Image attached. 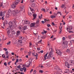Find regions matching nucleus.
<instances>
[{
  "mask_svg": "<svg viewBox=\"0 0 74 74\" xmlns=\"http://www.w3.org/2000/svg\"><path fill=\"white\" fill-rule=\"evenodd\" d=\"M52 55V50L51 51H50L49 53V54L47 57V59H49L51 58V56Z\"/></svg>",
  "mask_w": 74,
  "mask_h": 74,
  "instance_id": "1",
  "label": "nucleus"
},
{
  "mask_svg": "<svg viewBox=\"0 0 74 74\" xmlns=\"http://www.w3.org/2000/svg\"><path fill=\"white\" fill-rule=\"evenodd\" d=\"M16 5H15V3L14 2V3L11 5L12 8H16Z\"/></svg>",
  "mask_w": 74,
  "mask_h": 74,
  "instance_id": "2",
  "label": "nucleus"
},
{
  "mask_svg": "<svg viewBox=\"0 0 74 74\" xmlns=\"http://www.w3.org/2000/svg\"><path fill=\"white\" fill-rule=\"evenodd\" d=\"M27 29V26H24V27L23 28V33H25V30H26V29Z\"/></svg>",
  "mask_w": 74,
  "mask_h": 74,
  "instance_id": "3",
  "label": "nucleus"
},
{
  "mask_svg": "<svg viewBox=\"0 0 74 74\" xmlns=\"http://www.w3.org/2000/svg\"><path fill=\"white\" fill-rule=\"evenodd\" d=\"M65 66H66V67H67L68 69H69V68H70V64H69L68 62H65Z\"/></svg>",
  "mask_w": 74,
  "mask_h": 74,
  "instance_id": "4",
  "label": "nucleus"
},
{
  "mask_svg": "<svg viewBox=\"0 0 74 74\" xmlns=\"http://www.w3.org/2000/svg\"><path fill=\"white\" fill-rule=\"evenodd\" d=\"M67 31H69V30H73V27L71 26H70L69 27H67Z\"/></svg>",
  "mask_w": 74,
  "mask_h": 74,
  "instance_id": "5",
  "label": "nucleus"
},
{
  "mask_svg": "<svg viewBox=\"0 0 74 74\" xmlns=\"http://www.w3.org/2000/svg\"><path fill=\"white\" fill-rule=\"evenodd\" d=\"M24 22L25 24H27V25H29V24H30V22L29 21L26 20L24 21Z\"/></svg>",
  "mask_w": 74,
  "mask_h": 74,
  "instance_id": "6",
  "label": "nucleus"
},
{
  "mask_svg": "<svg viewBox=\"0 0 74 74\" xmlns=\"http://www.w3.org/2000/svg\"><path fill=\"white\" fill-rule=\"evenodd\" d=\"M36 24L38 26H39V25H40V23H39V19L38 18L37 19Z\"/></svg>",
  "mask_w": 74,
  "mask_h": 74,
  "instance_id": "7",
  "label": "nucleus"
},
{
  "mask_svg": "<svg viewBox=\"0 0 74 74\" xmlns=\"http://www.w3.org/2000/svg\"><path fill=\"white\" fill-rule=\"evenodd\" d=\"M21 0H16V2H14L15 5H18V3L20 2Z\"/></svg>",
  "mask_w": 74,
  "mask_h": 74,
  "instance_id": "8",
  "label": "nucleus"
},
{
  "mask_svg": "<svg viewBox=\"0 0 74 74\" xmlns=\"http://www.w3.org/2000/svg\"><path fill=\"white\" fill-rule=\"evenodd\" d=\"M56 53H57V54H58V55H59L62 54V53H61V52H60V50H56Z\"/></svg>",
  "mask_w": 74,
  "mask_h": 74,
  "instance_id": "9",
  "label": "nucleus"
},
{
  "mask_svg": "<svg viewBox=\"0 0 74 74\" xmlns=\"http://www.w3.org/2000/svg\"><path fill=\"white\" fill-rule=\"evenodd\" d=\"M35 23H33L31 24H30V26L31 27H34L35 26Z\"/></svg>",
  "mask_w": 74,
  "mask_h": 74,
  "instance_id": "10",
  "label": "nucleus"
},
{
  "mask_svg": "<svg viewBox=\"0 0 74 74\" xmlns=\"http://www.w3.org/2000/svg\"><path fill=\"white\" fill-rule=\"evenodd\" d=\"M11 32L12 34H16V32H15V30L13 29L11 30Z\"/></svg>",
  "mask_w": 74,
  "mask_h": 74,
  "instance_id": "11",
  "label": "nucleus"
},
{
  "mask_svg": "<svg viewBox=\"0 0 74 74\" xmlns=\"http://www.w3.org/2000/svg\"><path fill=\"white\" fill-rule=\"evenodd\" d=\"M11 14H13L14 15H16L15 10L12 11L11 12Z\"/></svg>",
  "mask_w": 74,
  "mask_h": 74,
  "instance_id": "12",
  "label": "nucleus"
},
{
  "mask_svg": "<svg viewBox=\"0 0 74 74\" xmlns=\"http://www.w3.org/2000/svg\"><path fill=\"white\" fill-rule=\"evenodd\" d=\"M49 53L47 52L46 53L45 56H44V60H47V58L46 57H47V55Z\"/></svg>",
  "mask_w": 74,
  "mask_h": 74,
  "instance_id": "13",
  "label": "nucleus"
},
{
  "mask_svg": "<svg viewBox=\"0 0 74 74\" xmlns=\"http://www.w3.org/2000/svg\"><path fill=\"white\" fill-rule=\"evenodd\" d=\"M9 25L10 27H11L12 26V22L11 21H10L9 23Z\"/></svg>",
  "mask_w": 74,
  "mask_h": 74,
  "instance_id": "14",
  "label": "nucleus"
},
{
  "mask_svg": "<svg viewBox=\"0 0 74 74\" xmlns=\"http://www.w3.org/2000/svg\"><path fill=\"white\" fill-rule=\"evenodd\" d=\"M63 44L65 45H68V42L67 41H65L63 42Z\"/></svg>",
  "mask_w": 74,
  "mask_h": 74,
  "instance_id": "15",
  "label": "nucleus"
},
{
  "mask_svg": "<svg viewBox=\"0 0 74 74\" xmlns=\"http://www.w3.org/2000/svg\"><path fill=\"white\" fill-rule=\"evenodd\" d=\"M7 23H8V22H7V21L5 20L3 23V26H5V25H7Z\"/></svg>",
  "mask_w": 74,
  "mask_h": 74,
  "instance_id": "16",
  "label": "nucleus"
},
{
  "mask_svg": "<svg viewBox=\"0 0 74 74\" xmlns=\"http://www.w3.org/2000/svg\"><path fill=\"white\" fill-rule=\"evenodd\" d=\"M20 33H21V32L19 31H18L16 32V35L17 36H19L20 35Z\"/></svg>",
  "mask_w": 74,
  "mask_h": 74,
  "instance_id": "17",
  "label": "nucleus"
},
{
  "mask_svg": "<svg viewBox=\"0 0 74 74\" xmlns=\"http://www.w3.org/2000/svg\"><path fill=\"white\" fill-rule=\"evenodd\" d=\"M15 11H16V15L17 14H18V13H19L20 11V10H15Z\"/></svg>",
  "mask_w": 74,
  "mask_h": 74,
  "instance_id": "18",
  "label": "nucleus"
},
{
  "mask_svg": "<svg viewBox=\"0 0 74 74\" xmlns=\"http://www.w3.org/2000/svg\"><path fill=\"white\" fill-rule=\"evenodd\" d=\"M36 15H37V14H34L33 15V16L34 18H36L37 17V16Z\"/></svg>",
  "mask_w": 74,
  "mask_h": 74,
  "instance_id": "19",
  "label": "nucleus"
},
{
  "mask_svg": "<svg viewBox=\"0 0 74 74\" xmlns=\"http://www.w3.org/2000/svg\"><path fill=\"white\" fill-rule=\"evenodd\" d=\"M7 30H8L7 32V33L8 35L10 34V31L8 29V28L7 29Z\"/></svg>",
  "mask_w": 74,
  "mask_h": 74,
  "instance_id": "20",
  "label": "nucleus"
},
{
  "mask_svg": "<svg viewBox=\"0 0 74 74\" xmlns=\"http://www.w3.org/2000/svg\"><path fill=\"white\" fill-rule=\"evenodd\" d=\"M18 28L19 29H20V30H23V27H22V26H19L18 27Z\"/></svg>",
  "mask_w": 74,
  "mask_h": 74,
  "instance_id": "21",
  "label": "nucleus"
},
{
  "mask_svg": "<svg viewBox=\"0 0 74 74\" xmlns=\"http://www.w3.org/2000/svg\"><path fill=\"white\" fill-rule=\"evenodd\" d=\"M3 15V12L2 11L0 12V16H2Z\"/></svg>",
  "mask_w": 74,
  "mask_h": 74,
  "instance_id": "22",
  "label": "nucleus"
},
{
  "mask_svg": "<svg viewBox=\"0 0 74 74\" xmlns=\"http://www.w3.org/2000/svg\"><path fill=\"white\" fill-rule=\"evenodd\" d=\"M31 6L35 7H36V4L35 3H32L31 5Z\"/></svg>",
  "mask_w": 74,
  "mask_h": 74,
  "instance_id": "23",
  "label": "nucleus"
},
{
  "mask_svg": "<svg viewBox=\"0 0 74 74\" xmlns=\"http://www.w3.org/2000/svg\"><path fill=\"white\" fill-rule=\"evenodd\" d=\"M23 70L24 72H25V71H26V68L25 67H24L23 69Z\"/></svg>",
  "mask_w": 74,
  "mask_h": 74,
  "instance_id": "24",
  "label": "nucleus"
},
{
  "mask_svg": "<svg viewBox=\"0 0 74 74\" xmlns=\"http://www.w3.org/2000/svg\"><path fill=\"white\" fill-rule=\"evenodd\" d=\"M42 18V14H41V16H39L38 18L40 19H41V18Z\"/></svg>",
  "mask_w": 74,
  "mask_h": 74,
  "instance_id": "25",
  "label": "nucleus"
},
{
  "mask_svg": "<svg viewBox=\"0 0 74 74\" xmlns=\"http://www.w3.org/2000/svg\"><path fill=\"white\" fill-rule=\"evenodd\" d=\"M11 12H11V10H9L8 11V14H11Z\"/></svg>",
  "mask_w": 74,
  "mask_h": 74,
  "instance_id": "26",
  "label": "nucleus"
},
{
  "mask_svg": "<svg viewBox=\"0 0 74 74\" xmlns=\"http://www.w3.org/2000/svg\"><path fill=\"white\" fill-rule=\"evenodd\" d=\"M34 56L36 57V60H37V57H38V54H36V55H34Z\"/></svg>",
  "mask_w": 74,
  "mask_h": 74,
  "instance_id": "27",
  "label": "nucleus"
},
{
  "mask_svg": "<svg viewBox=\"0 0 74 74\" xmlns=\"http://www.w3.org/2000/svg\"><path fill=\"white\" fill-rule=\"evenodd\" d=\"M66 52L67 53H70V50L69 49H67L66 51Z\"/></svg>",
  "mask_w": 74,
  "mask_h": 74,
  "instance_id": "28",
  "label": "nucleus"
},
{
  "mask_svg": "<svg viewBox=\"0 0 74 74\" xmlns=\"http://www.w3.org/2000/svg\"><path fill=\"white\" fill-rule=\"evenodd\" d=\"M62 27H61V28H60V32H59L60 34H61V32H62Z\"/></svg>",
  "mask_w": 74,
  "mask_h": 74,
  "instance_id": "29",
  "label": "nucleus"
},
{
  "mask_svg": "<svg viewBox=\"0 0 74 74\" xmlns=\"http://www.w3.org/2000/svg\"><path fill=\"white\" fill-rule=\"evenodd\" d=\"M6 18H9V17L10 16H9V14H6Z\"/></svg>",
  "mask_w": 74,
  "mask_h": 74,
  "instance_id": "30",
  "label": "nucleus"
},
{
  "mask_svg": "<svg viewBox=\"0 0 74 74\" xmlns=\"http://www.w3.org/2000/svg\"><path fill=\"white\" fill-rule=\"evenodd\" d=\"M18 42H19L20 44L22 43V41L21 40H19L18 41Z\"/></svg>",
  "mask_w": 74,
  "mask_h": 74,
  "instance_id": "31",
  "label": "nucleus"
},
{
  "mask_svg": "<svg viewBox=\"0 0 74 74\" xmlns=\"http://www.w3.org/2000/svg\"><path fill=\"white\" fill-rule=\"evenodd\" d=\"M68 32H69V33H74V32L73 31H70V30H69V31H68Z\"/></svg>",
  "mask_w": 74,
  "mask_h": 74,
  "instance_id": "32",
  "label": "nucleus"
},
{
  "mask_svg": "<svg viewBox=\"0 0 74 74\" xmlns=\"http://www.w3.org/2000/svg\"><path fill=\"white\" fill-rule=\"evenodd\" d=\"M41 10V11H43L45 12V9L44 8H42Z\"/></svg>",
  "mask_w": 74,
  "mask_h": 74,
  "instance_id": "33",
  "label": "nucleus"
},
{
  "mask_svg": "<svg viewBox=\"0 0 74 74\" xmlns=\"http://www.w3.org/2000/svg\"><path fill=\"white\" fill-rule=\"evenodd\" d=\"M24 9H25V7H24V6H22L21 8V10L22 11L24 10Z\"/></svg>",
  "mask_w": 74,
  "mask_h": 74,
  "instance_id": "34",
  "label": "nucleus"
},
{
  "mask_svg": "<svg viewBox=\"0 0 74 74\" xmlns=\"http://www.w3.org/2000/svg\"><path fill=\"white\" fill-rule=\"evenodd\" d=\"M29 64H30L31 63H32V59H30L29 60Z\"/></svg>",
  "mask_w": 74,
  "mask_h": 74,
  "instance_id": "35",
  "label": "nucleus"
},
{
  "mask_svg": "<svg viewBox=\"0 0 74 74\" xmlns=\"http://www.w3.org/2000/svg\"><path fill=\"white\" fill-rule=\"evenodd\" d=\"M31 11H32L33 14H34V13L35 10L33 9H32Z\"/></svg>",
  "mask_w": 74,
  "mask_h": 74,
  "instance_id": "36",
  "label": "nucleus"
},
{
  "mask_svg": "<svg viewBox=\"0 0 74 74\" xmlns=\"http://www.w3.org/2000/svg\"><path fill=\"white\" fill-rule=\"evenodd\" d=\"M8 55V51H6V55L5 56H7V55Z\"/></svg>",
  "mask_w": 74,
  "mask_h": 74,
  "instance_id": "37",
  "label": "nucleus"
},
{
  "mask_svg": "<svg viewBox=\"0 0 74 74\" xmlns=\"http://www.w3.org/2000/svg\"><path fill=\"white\" fill-rule=\"evenodd\" d=\"M61 8H64V4L62 5L61 6Z\"/></svg>",
  "mask_w": 74,
  "mask_h": 74,
  "instance_id": "38",
  "label": "nucleus"
},
{
  "mask_svg": "<svg viewBox=\"0 0 74 74\" xmlns=\"http://www.w3.org/2000/svg\"><path fill=\"white\" fill-rule=\"evenodd\" d=\"M28 14L29 15V16H31V15H32V13H31L29 12L28 13Z\"/></svg>",
  "mask_w": 74,
  "mask_h": 74,
  "instance_id": "39",
  "label": "nucleus"
},
{
  "mask_svg": "<svg viewBox=\"0 0 74 74\" xmlns=\"http://www.w3.org/2000/svg\"><path fill=\"white\" fill-rule=\"evenodd\" d=\"M11 43V41L7 43V45H10V44Z\"/></svg>",
  "mask_w": 74,
  "mask_h": 74,
  "instance_id": "40",
  "label": "nucleus"
},
{
  "mask_svg": "<svg viewBox=\"0 0 74 74\" xmlns=\"http://www.w3.org/2000/svg\"><path fill=\"white\" fill-rule=\"evenodd\" d=\"M31 54V52H28V56H30Z\"/></svg>",
  "mask_w": 74,
  "mask_h": 74,
  "instance_id": "41",
  "label": "nucleus"
},
{
  "mask_svg": "<svg viewBox=\"0 0 74 74\" xmlns=\"http://www.w3.org/2000/svg\"><path fill=\"white\" fill-rule=\"evenodd\" d=\"M49 21L47 19H44L45 22H45H46V21Z\"/></svg>",
  "mask_w": 74,
  "mask_h": 74,
  "instance_id": "42",
  "label": "nucleus"
},
{
  "mask_svg": "<svg viewBox=\"0 0 74 74\" xmlns=\"http://www.w3.org/2000/svg\"><path fill=\"white\" fill-rule=\"evenodd\" d=\"M41 38H42V39H45V37L43 36L42 37H41Z\"/></svg>",
  "mask_w": 74,
  "mask_h": 74,
  "instance_id": "43",
  "label": "nucleus"
},
{
  "mask_svg": "<svg viewBox=\"0 0 74 74\" xmlns=\"http://www.w3.org/2000/svg\"><path fill=\"white\" fill-rule=\"evenodd\" d=\"M2 57L3 58H5V56L4 54H3L2 55Z\"/></svg>",
  "mask_w": 74,
  "mask_h": 74,
  "instance_id": "44",
  "label": "nucleus"
},
{
  "mask_svg": "<svg viewBox=\"0 0 74 74\" xmlns=\"http://www.w3.org/2000/svg\"><path fill=\"white\" fill-rule=\"evenodd\" d=\"M71 63H73V64L74 63V60H71Z\"/></svg>",
  "mask_w": 74,
  "mask_h": 74,
  "instance_id": "45",
  "label": "nucleus"
},
{
  "mask_svg": "<svg viewBox=\"0 0 74 74\" xmlns=\"http://www.w3.org/2000/svg\"><path fill=\"white\" fill-rule=\"evenodd\" d=\"M57 14H60L61 16H62V13H61V12H57Z\"/></svg>",
  "mask_w": 74,
  "mask_h": 74,
  "instance_id": "46",
  "label": "nucleus"
},
{
  "mask_svg": "<svg viewBox=\"0 0 74 74\" xmlns=\"http://www.w3.org/2000/svg\"><path fill=\"white\" fill-rule=\"evenodd\" d=\"M36 73V70H34V71L33 74H35Z\"/></svg>",
  "mask_w": 74,
  "mask_h": 74,
  "instance_id": "47",
  "label": "nucleus"
},
{
  "mask_svg": "<svg viewBox=\"0 0 74 74\" xmlns=\"http://www.w3.org/2000/svg\"><path fill=\"white\" fill-rule=\"evenodd\" d=\"M20 71H23V69L22 68H20Z\"/></svg>",
  "mask_w": 74,
  "mask_h": 74,
  "instance_id": "48",
  "label": "nucleus"
},
{
  "mask_svg": "<svg viewBox=\"0 0 74 74\" xmlns=\"http://www.w3.org/2000/svg\"><path fill=\"white\" fill-rule=\"evenodd\" d=\"M5 13H6V12L5 11H4L3 12V14L4 15L3 16H4V14H5Z\"/></svg>",
  "mask_w": 74,
  "mask_h": 74,
  "instance_id": "49",
  "label": "nucleus"
},
{
  "mask_svg": "<svg viewBox=\"0 0 74 74\" xmlns=\"http://www.w3.org/2000/svg\"><path fill=\"white\" fill-rule=\"evenodd\" d=\"M4 64L5 66H7V63L6 62H5L4 63Z\"/></svg>",
  "mask_w": 74,
  "mask_h": 74,
  "instance_id": "50",
  "label": "nucleus"
},
{
  "mask_svg": "<svg viewBox=\"0 0 74 74\" xmlns=\"http://www.w3.org/2000/svg\"><path fill=\"white\" fill-rule=\"evenodd\" d=\"M8 36L9 37H11V34L8 35Z\"/></svg>",
  "mask_w": 74,
  "mask_h": 74,
  "instance_id": "51",
  "label": "nucleus"
},
{
  "mask_svg": "<svg viewBox=\"0 0 74 74\" xmlns=\"http://www.w3.org/2000/svg\"><path fill=\"white\" fill-rule=\"evenodd\" d=\"M17 68H18V69H21V66L19 65L17 66Z\"/></svg>",
  "mask_w": 74,
  "mask_h": 74,
  "instance_id": "52",
  "label": "nucleus"
},
{
  "mask_svg": "<svg viewBox=\"0 0 74 74\" xmlns=\"http://www.w3.org/2000/svg\"><path fill=\"white\" fill-rule=\"evenodd\" d=\"M42 41V39L40 40L39 42H38V43L39 44V43H40Z\"/></svg>",
  "mask_w": 74,
  "mask_h": 74,
  "instance_id": "53",
  "label": "nucleus"
},
{
  "mask_svg": "<svg viewBox=\"0 0 74 74\" xmlns=\"http://www.w3.org/2000/svg\"><path fill=\"white\" fill-rule=\"evenodd\" d=\"M3 50L4 51H7V49H6V48H3Z\"/></svg>",
  "mask_w": 74,
  "mask_h": 74,
  "instance_id": "54",
  "label": "nucleus"
},
{
  "mask_svg": "<svg viewBox=\"0 0 74 74\" xmlns=\"http://www.w3.org/2000/svg\"><path fill=\"white\" fill-rule=\"evenodd\" d=\"M39 72H40L41 73H42L43 72V71L42 70H40L39 71Z\"/></svg>",
  "mask_w": 74,
  "mask_h": 74,
  "instance_id": "55",
  "label": "nucleus"
},
{
  "mask_svg": "<svg viewBox=\"0 0 74 74\" xmlns=\"http://www.w3.org/2000/svg\"><path fill=\"white\" fill-rule=\"evenodd\" d=\"M32 46V43L30 42L29 43V47H30V46Z\"/></svg>",
  "mask_w": 74,
  "mask_h": 74,
  "instance_id": "56",
  "label": "nucleus"
},
{
  "mask_svg": "<svg viewBox=\"0 0 74 74\" xmlns=\"http://www.w3.org/2000/svg\"><path fill=\"white\" fill-rule=\"evenodd\" d=\"M51 18H52V19H53V18H54V16L51 15Z\"/></svg>",
  "mask_w": 74,
  "mask_h": 74,
  "instance_id": "57",
  "label": "nucleus"
},
{
  "mask_svg": "<svg viewBox=\"0 0 74 74\" xmlns=\"http://www.w3.org/2000/svg\"><path fill=\"white\" fill-rule=\"evenodd\" d=\"M51 26V25L49 24H47V26L48 27H50V26Z\"/></svg>",
  "mask_w": 74,
  "mask_h": 74,
  "instance_id": "58",
  "label": "nucleus"
},
{
  "mask_svg": "<svg viewBox=\"0 0 74 74\" xmlns=\"http://www.w3.org/2000/svg\"><path fill=\"white\" fill-rule=\"evenodd\" d=\"M52 25H53V26H55V23H53V22L52 23Z\"/></svg>",
  "mask_w": 74,
  "mask_h": 74,
  "instance_id": "59",
  "label": "nucleus"
},
{
  "mask_svg": "<svg viewBox=\"0 0 74 74\" xmlns=\"http://www.w3.org/2000/svg\"><path fill=\"white\" fill-rule=\"evenodd\" d=\"M34 0H31V3H33Z\"/></svg>",
  "mask_w": 74,
  "mask_h": 74,
  "instance_id": "60",
  "label": "nucleus"
},
{
  "mask_svg": "<svg viewBox=\"0 0 74 74\" xmlns=\"http://www.w3.org/2000/svg\"><path fill=\"white\" fill-rule=\"evenodd\" d=\"M44 33H45V34L47 33V31H45V30H44Z\"/></svg>",
  "mask_w": 74,
  "mask_h": 74,
  "instance_id": "61",
  "label": "nucleus"
},
{
  "mask_svg": "<svg viewBox=\"0 0 74 74\" xmlns=\"http://www.w3.org/2000/svg\"><path fill=\"white\" fill-rule=\"evenodd\" d=\"M65 37H63V38H62V40H65Z\"/></svg>",
  "mask_w": 74,
  "mask_h": 74,
  "instance_id": "62",
  "label": "nucleus"
},
{
  "mask_svg": "<svg viewBox=\"0 0 74 74\" xmlns=\"http://www.w3.org/2000/svg\"><path fill=\"white\" fill-rule=\"evenodd\" d=\"M40 53H43L44 51H43V50H42V51H40Z\"/></svg>",
  "mask_w": 74,
  "mask_h": 74,
  "instance_id": "63",
  "label": "nucleus"
},
{
  "mask_svg": "<svg viewBox=\"0 0 74 74\" xmlns=\"http://www.w3.org/2000/svg\"><path fill=\"white\" fill-rule=\"evenodd\" d=\"M37 50L38 51H40V48H37Z\"/></svg>",
  "mask_w": 74,
  "mask_h": 74,
  "instance_id": "64",
  "label": "nucleus"
}]
</instances>
